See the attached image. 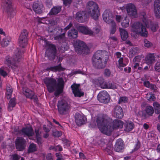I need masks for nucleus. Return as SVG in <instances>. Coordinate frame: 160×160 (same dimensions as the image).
Instances as JSON below:
<instances>
[{"label":"nucleus","mask_w":160,"mask_h":160,"mask_svg":"<svg viewBox=\"0 0 160 160\" xmlns=\"http://www.w3.org/2000/svg\"><path fill=\"white\" fill-rule=\"evenodd\" d=\"M57 49L56 46L52 44H47V47L45 52V56L49 60H54L56 56Z\"/></svg>","instance_id":"nucleus-10"},{"label":"nucleus","mask_w":160,"mask_h":160,"mask_svg":"<svg viewBox=\"0 0 160 160\" xmlns=\"http://www.w3.org/2000/svg\"><path fill=\"white\" fill-rule=\"evenodd\" d=\"M120 114V106H117L114 108V116L119 119ZM96 122L101 132L108 136L111 135L114 130L118 128L120 125V120L119 119L113 120L106 115L98 117Z\"/></svg>","instance_id":"nucleus-1"},{"label":"nucleus","mask_w":160,"mask_h":160,"mask_svg":"<svg viewBox=\"0 0 160 160\" xmlns=\"http://www.w3.org/2000/svg\"><path fill=\"white\" fill-rule=\"evenodd\" d=\"M68 47L67 46H65V45H62L58 48V50L60 52H64L65 50H67Z\"/></svg>","instance_id":"nucleus-51"},{"label":"nucleus","mask_w":160,"mask_h":160,"mask_svg":"<svg viewBox=\"0 0 160 160\" xmlns=\"http://www.w3.org/2000/svg\"><path fill=\"white\" fill-rule=\"evenodd\" d=\"M125 8L128 15L133 18H136L138 16V12L134 4L129 3L126 4L123 7H121V9L123 10Z\"/></svg>","instance_id":"nucleus-12"},{"label":"nucleus","mask_w":160,"mask_h":160,"mask_svg":"<svg viewBox=\"0 0 160 160\" xmlns=\"http://www.w3.org/2000/svg\"><path fill=\"white\" fill-rule=\"evenodd\" d=\"M20 156L18 154H15L12 155L10 160H19Z\"/></svg>","instance_id":"nucleus-52"},{"label":"nucleus","mask_w":160,"mask_h":160,"mask_svg":"<svg viewBox=\"0 0 160 160\" xmlns=\"http://www.w3.org/2000/svg\"><path fill=\"white\" fill-rule=\"evenodd\" d=\"M111 74L110 71L108 69H106L104 71V75L107 77H109Z\"/></svg>","instance_id":"nucleus-55"},{"label":"nucleus","mask_w":160,"mask_h":160,"mask_svg":"<svg viewBox=\"0 0 160 160\" xmlns=\"http://www.w3.org/2000/svg\"><path fill=\"white\" fill-rule=\"evenodd\" d=\"M72 26V24L71 22H70L69 25H68L64 28V30L65 31L64 32H66V31L69 29Z\"/></svg>","instance_id":"nucleus-61"},{"label":"nucleus","mask_w":160,"mask_h":160,"mask_svg":"<svg viewBox=\"0 0 160 160\" xmlns=\"http://www.w3.org/2000/svg\"><path fill=\"white\" fill-rule=\"evenodd\" d=\"M46 70L49 71L51 70L52 71L54 72H56L57 71H60L62 70V68L61 67V64H60L58 65L51 67L50 68H47Z\"/></svg>","instance_id":"nucleus-33"},{"label":"nucleus","mask_w":160,"mask_h":160,"mask_svg":"<svg viewBox=\"0 0 160 160\" xmlns=\"http://www.w3.org/2000/svg\"><path fill=\"white\" fill-rule=\"evenodd\" d=\"M16 99L15 98H11L8 103V110L11 111L16 104Z\"/></svg>","instance_id":"nucleus-30"},{"label":"nucleus","mask_w":160,"mask_h":160,"mask_svg":"<svg viewBox=\"0 0 160 160\" xmlns=\"http://www.w3.org/2000/svg\"><path fill=\"white\" fill-rule=\"evenodd\" d=\"M129 20L127 17L121 18V24L123 28H127L129 26Z\"/></svg>","instance_id":"nucleus-28"},{"label":"nucleus","mask_w":160,"mask_h":160,"mask_svg":"<svg viewBox=\"0 0 160 160\" xmlns=\"http://www.w3.org/2000/svg\"><path fill=\"white\" fill-rule=\"evenodd\" d=\"M62 29L60 27H57L55 28L53 31L54 33L58 35L61 34L62 32Z\"/></svg>","instance_id":"nucleus-48"},{"label":"nucleus","mask_w":160,"mask_h":160,"mask_svg":"<svg viewBox=\"0 0 160 160\" xmlns=\"http://www.w3.org/2000/svg\"><path fill=\"white\" fill-rule=\"evenodd\" d=\"M57 107L58 112L61 115L67 114L70 109V105L64 99L58 101Z\"/></svg>","instance_id":"nucleus-8"},{"label":"nucleus","mask_w":160,"mask_h":160,"mask_svg":"<svg viewBox=\"0 0 160 160\" xmlns=\"http://www.w3.org/2000/svg\"><path fill=\"white\" fill-rule=\"evenodd\" d=\"M63 4L66 6L70 5L71 3L72 0H62Z\"/></svg>","instance_id":"nucleus-58"},{"label":"nucleus","mask_w":160,"mask_h":160,"mask_svg":"<svg viewBox=\"0 0 160 160\" xmlns=\"http://www.w3.org/2000/svg\"><path fill=\"white\" fill-rule=\"evenodd\" d=\"M76 28L78 31L84 34L92 35L94 33H98L100 30V28L99 26H96L93 28V31H92L88 27L78 25L76 26Z\"/></svg>","instance_id":"nucleus-9"},{"label":"nucleus","mask_w":160,"mask_h":160,"mask_svg":"<svg viewBox=\"0 0 160 160\" xmlns=\"http://www.w3.org/2000/svg\"><path fill=\"white\" fill-rule=\"evenodd\" d=\"M153 106L155 109V112L156 113H160V104L157 102L153 103Z\"/></svg>","instance_id":"nucleus-39"},{"label":"nucleus","mask_w":160,"mask_h":160,"mask_svg":"<svg viewBox=\"0 0 160 160\" xmlns=\"http://www.w3.org/2000/svg\"><path fill=\"white\" fill-rule=\"evenodd\" d=\"M37 142L39 145H40L42 143V139L40 137H36Z\"/></svg>","instance_id":"nucleus-59"},{"label":"nucleus","mask_w":160,"mask_h":160,"mask_svg":"<svg viewBox=\"0 0 160 160\" xmlns=\"http://www.w3.org/2000/svg\"><path fill=\"white\" fill-rule=\"evenodd\" d=\"M144 46L147 48H150L152 47L153 45L152 43L146 39L144 40Z\"/></svg>","instance_id":"nucleus-41"},{"label":"nucleus","mask_w":160,"mask_h":160,"mask_svg":"<svg viewBox=\"0 0 160 160\" xmlns=\"http://www.w3.org/2000/svg\"><path fill=\"white\" fill-rule=\"evenodd\" d=\"M128 37V33L127 31L124 29H121V38L124 41Z\"/></svg>","instance_id":"nucleus-35"},{"label":"nucleus","mask_w":160,"mask_h":160,"mask_svg":"<svg viewBox=\"0 0 160 160\" xmlns=\"http://www.w3.org/2000/svg\"><path fill=\"white\" fill-rule=\"evenodd\" d=\"M26 141L22 137H18L15 141L16 147L17 149L20 151L24 150L25 147Z\"/></svg>","instance_id":"nucleus-18"},{"label":"nucleus","mask_w":160,"mask_h":160,"mask_svg":"<svg viewBox=\"0 0 160 160\" xmlns=\"http://www.w3.org/2000/svg\"><path fill=\"white\" fill-rule=\"evenodd\" d=\"M36 150L37 148L36 144L32 143L29 145L28 148V152H33Z\"/></svg>","instance_id":"nucleus-40"},{"label":"nucleus","mask_w":160,"mask_h":160,"mask_svg":"<svg viewBox=\"0 0 160 160\" xmlns=\"http://www.w3.org/2000/svg\"><path fill=\"white\" fill-rule=\"evenodd\" d=\"M20 133L24 137L27 136L28 137L32 136L34 134L33 130L31 127L23 128L20 131Z\"/></svg>","instance_id":"nucleus-22"},{"label":"nucleus","mask_w":160,"mask_h":160,"mask_svg":"<svg viewBox=\"0 0 160 160\" xmlns=\"http://www.w3.org/2000/svg\"><path fill=\"white\" fill-rule=\"evenodd\" d=\"M144 56L142 55L137 56L133 59L132 62H138L139 63V62L141 59Z\"/></svg>","instance_id":"nucleus-45"},{"label":"nucleus","mask_w":160,"mask_h":160,"mask_svg":"<svg viewBox=\"0 0 160 160\" xmlns=\"http://www.w3.org/2000/svg\"><path fill=\"white\" fill-rule=\"evenodd\" d=\"M142 22H137L133 23L131 26V31L134 34L140 35L142 36L147 37L148 35L147 28L149 26L151 23L149 15L144 12L142 14Z\"/></svg>","instance_id":"nucleus-2"},{"label":"nucleus","mask_w":160,"mask_h":160,"mask_svg":"<svg viewBox=\"0 0 160 160\" xmlns=\"http://www.w3.org/2000/svg\"><path fill=\"white\" fill-rule=\"evenodd\" d=\"M111 24V28L110 30V34H114L116 30V26L115 23L114 21L110 23Z\"/></svg>","instance_id":"nucleus-42"},{"label":"nucleus","mask_w":160,"mask_h":160,"mask_svg":"<svg viewBox=\"0 0 160 160\" xmlns=\"http://www.w3.org/2000/svg\"><path fill=\"white\" fill-rule=\"evenodd\" d=\"M155 57L158 58L159 56L154 53H148L145 58L146 63L148 65L153 63L155 62Z\"/></svg>","instance_id":"nucleus-25"},{"label":"nucleus","mask_w":160,"mask_h":160,"mask_svg":"<svg viewBox=\"0 0 160 160\" xmlns=\"http://www.w3.org/2000/svg\"><path fill=\"white\" fill-rule=\"evenodd\" d=\"M47 160H53L52 156L51 153H48L46 156Z\"/></svg>","instance_id":"nucleus-62"},{"label":"nucleus","mask_w":160,"mask_h":160,"mask_svg":"<svg viewBox=\"0 0 160 160\" xmlns=\"http://www.w3.org/2000/svg\"><path fill=\"white\" fill-rule=\"evenodd\" d=\"M22 51L21 50L17 49L15 51V55H14L13 60L10 56H7L6 57L5 63L9 67L12 68L14 67H17L18 62L20 61L22 57Z\"/></svg>","instance_id":"nucleus-5"},{"label":"nucleus","mask_w":160,"mask_h":160,"mask_svg":"<svg viewBox=\"0 0 160 160\" xmlns=\"http://www.w3.org/2000/svg\"><path fill=\"white\" fill-rule=\"evenodd\" d=\"M154 68L156 72H160V61L156 62Z\"/></svg>","instance_id":"nucleus-50"},{"label":"nucleus","mask_w":160,"mask_h":160,"mask_svg":"<svg viewBox=\"0 0 160 160\" xmlns=\"http://www.w3.org/2000/svg\"><path fill=\"white\" fill-rule=\"evenodd\" d=\"M6 68L2 67L0 68V74L4 77H5L7 75V73L6 71Z\"/></svg>","instance_id":"nucleus-46"},{"label":"nucleus","mask_w":160,"mask_h":160,"mask_svg":"<svg viewBox=\"0 0 160 160\" xmlns=\"http://www.w3.org/2000/svg\"><path fill=\"white\" fill-rule=\"evenodd\" d=\"M155 14L158 18H160V8H154Z\"/></svg>","instance_id":"nucleus-49"},{"label":"nucleus","mask_w":160,"mask_h":160,"mask_svg":"<svg viewBox=\"0 0 160 160\" xmlns=\"http://www.w3.org/2000/svg\"><path fill=\"white\" fill-rule=\"evenodd\" d=\"M86 8L88 13L93 19L97 20L98 19L99 7L96 2L92 1H88L87 4Z\"/></svg>","instance_id":"nucleus-6"},{"label":"nucleus","mask_w":160,"mask_h":160,"mask_svg":"<svg viewBox=\"0 0 160 160\" xmlns=\"http://www.w3.org/2000/svg\"><path fill=\"white\" fill-rule=\"evenodd\" d=\"M22 89L23 94L27 98L31 99H33L34 102H37L38 101L37 97L32 91L26 87L23 88Z\"/></svg>","instance_id":"nucleus-17"},{"label":"nucleus","mask_w":160,"mask_h":160,"mask_svg":"<svg viewBox=\"0 0 160 160\" xmlns=\"http://www.w3.org/2000/svg\"><path fill=\"white\" fill-rule=\"evenodd\" d=\"M79 84H74L71 86L72 92L75 97H80L84 95V92H81L79 90Z\"/></svg>","instance_id":"nucleus-23"},{"label":"nucleus","mask_w":160,"mask_h":160,"mask_svg":"<svg viewBox=\"0 0 160 160\" xmlns=\"http://www.w3.org/2000/svg\"><path fill=\"white\" fill-rule=\"evenodd\" d=\"M133 68L134 69L137 68L139 65V63L138 62H133Z\"/></svg>","instance_id":"nucleus-63"},{"label":"nucleus","mask_w":160,"mask_h":160,"mask_svg":"<svg viewBox=\"0 0 160 160\" xmlns=\"http://www.w3.org/2000/svg\"><path fill=\"white\" fill-rule=\"evenodd\" d=\"M108 59V55L105 54L102 51L98 50L94 54L92 58V64L96 69H103L106 67Z\"/></svg>","instance_id":"nucleus-4"},{"label":"nucleus","mask_w":160,"mask_h":160,"mask_svg":"<svg viewBox=\"0 0 160 160\" xmlns=\"http://www.w3.org/2000/svg\"><path fill=\"white\" fill-rule=\"evenodd\" d=\"M2 6L8 15L12 17L14 15V9L12 7L11 0H2Z\"/></svg>","instance_id":"nucleus-11"},{"label":"nucleus","mask_w":160,"mask_h":160,"mask_svg":"<svg viewBox=\"0 0 160 160\" xmlns=\"http://www.w3.org/2000/svg\"><path fill=\"white\" fill-rule=\"evenodd\" d=\"M53 135L54 137H58L62 135V132L58 131H56L55 132H53Z\"/></svg>","instance_id":"nucleus-56"},{"label":"nucleus","mask_w":160,"mask_h":160,"mask_svg":"<svg viewBox=\"0 0 160 160\" xmlns=\"http://www.w3.org/2000/svg\"><path fill=\"white\" fill-rule=\"evenodd\" d=\"M65 32H64L60 35L54 37V39L55 40L58 41L59 42L63 41L65 39Z\"/></svg>","instance_id":"nucleus-36"},{"label":"nucleus","mask_w":160,"mask_h":160,"mask_svg":"<svg viewBox=\"0 0 160 160\" xmlns=\"http://www.w3.org/2000/svg\"><path fill=\"white\" fill-rule=\"evenodd\" d=\"M76 52L80 54H88L89 51V48L82 41L76 40L74 44Z\"/></svg>","instance_id":"nucleus-7"},{"label":"nucleus","mask_w":160,"mask_h":160,"mask_svg":"<svg viewBox=\"0 0 160 160\" xmlns=\"http://www.w3.org/2000/svg\"><path fill=\"white\" fill-rule=\"evenodd\" d=\"M97 98L99 101L102 103H108L109 100V95L105 91L100 92L98 94Z\"/></svg>","instance_id":"nucleus-16"},{"label":"nucleus","mask_w":160,"mask_h":160,"mask_svg":"<svg viewBox=\"0 0 160 160\" xmlns=\"http://www.w3.org/2000/svg\"><path fill=\"white\" fill-rule=\"evenodd\" d=\"M116 58H119L118 61V63H117V66L119 68H120V52H118L116 53L115 54Z\"/></svg>","instance_id":"nucleus-53"},{"label":"nucleus","mask_w":160,"mask_h":160,"mask_svg":"<svg viewBox=\"0 0 160 160\" xmlns=\"http://www.w3.org/2000/svg\"><path fill=\"white\" fill-rule=\"evenodd\" d=\"M11 41V38L10 37H7L3 38L1 42V44L2 47L7 46Z\"/></svg>","instance_id":"nucleus-31"},{"label":"nucleus","mask_w":160,"mask_h":160,"mask_svg":"<svg viewBox=\"0 0 160 160\" xmlns=\"http://www.w3.org/2000/svg\"><path fill=\"white\" fill-rule=\"evenodd\" d=\"M102 16L103 20L108 23L110 24L114 21L112 14L109 11H105Z\"/></svg>","instance_id":"nucleus-26"},{"label":"nucleus","mask_w":160,"mask_h":160,"mask_svg":"<svg viewBox=\"0 0 160 160\" xmlns=\"http://www.w3.org/2000/svg\"><path fill=\"white\" fill-rule=\"evenodd\" d=\"M135 127L134 124L131 121L128 120L124 122L121 121V129H123L126 132H129L132 130Z\"/></svg>","instance_id":"nucleus-14"},{"label":"nucleus","mask_w":160,"mask_h":160,"mask_svg":"<svg viewBox=\"0 0 160 160\" xmlns=\"http://www.w3.org/2000/svg\"><path fill=\"white\" fill-rule=\"evenodd\" d=\"M74 117L76 123L78 126H81L85 123L86 118L84 116L77 113L75 114Z\"/></svg>","instance_id":"nucleus-24"},{"label":"nucleus","mask_w":160,"mask_h":160,"mask_svg":"<svg viewBox=\"0 0 160 160\" xmlns=\"http://www.w3.org/2000/svg\"><path fill=\"white\" fill-rule=\"evenodd\" d=\"M139 51V49L137 47L131 48L130 50L129 53V57L132 58L135 55L138 53Z\"/></svg>","instance_id":"nucleus-29"},{"label":"nucleus","mask_w":160,"mask_h":160,"mask_svg":"<svg viewBox=\"0 0 160 160\" xmlns=\"http://www.w3.org/2000/svg\"><path fill=\"white\" fill-rule=\"evenodd\" d=\"M149 18L151 20V18L149 17ZM151 23H149V26L148 27H150L151 30L153 32H155L158 28V24L156 23H152V22L151 21Z\"/></svg>","instance_id":"nucleus-38"},{"label":"nucleus","mask_w":160,"mask_h":160,"mask_svg":"<svg viewBox=\"0 0 160 160\" xmlns=\"http://www.w3.org/2000/svg\"><path fill=\"white\" fill-rule=\"evenodd\" d=\"M28 34V32L26 29H23L21 32L18 39L19 44L21 47L24 48L27 44Z\"/></svg>","instance_id":"nucleus-13"},{"label":"nucleus","mask_w":160,"mask_h":160,"mask_svg":"<svg viewBox=\"0 0 160 160\" xmlns=\"http://www.w3.org/2000/svg\"><path fill=\"white\" fill-rule=\"evenodd\" d=\"M58 81L57 83L56 80L51 78H46L44 80L49 92H52L56 89L54 93L56 97L58 96L62 93L64 86V81L62 78H59Z\"/></svg>","instance_id":"nucleus-3"},{"label":"nucleus","mask_w":160,"mask_h":160,"mask_svg":"<svg viewBox=\"0 0 160 160\" xmlns=\"http://www.w3.org/2000/svg\"><path fill=\"white\" fill-rule=\"evenodd\" d=\"M144 86L147 88L153 90L155 92L157 91V88L154 85L151 84L148 81H145L144 82Z\"/></svg>","instance_id":"nucleus-34"},{"label":"nucleus","mask_w":160,"mask_h":160,"mask_svg":"<svg viewBox=\"0 0 160 160\" xmlns=\"http://www.w3.org/2000/svg\"><path fill=\"white\" fill-rule=\"evenodd\" d=\"M125 148V144L121 140V151L123 150Z\"/></svg>","instance_id":"nucleus-64"},{"label":"nucleus","mask_w":160,"mask_h":160,"mask_svg":"<svg viewBox=\"0 0 160 160\" xmlns=\"http://www.w3.org/2000/svg\"><path fill=\"white\" fill-rule=\"evenodd\" d=\"M114 148L115 151L118 152H120V140L119 139L116 142Z\"/></svg>","instance_id":"nucleus-44"},{"label":"nucleus","mask_w":160,"mask_h":160,"mask_svg":"<svg viewBox=\"0 0 160 160\" xmlns=\"http://www.w3.org/2000/svg\"><path fill=\"white\" fill-rule=\"evenodd\" d=\"M32 8L35 13L38 14H40L42 13L44 9L42 4L38 1L34 2L33 4Z\"/></svg>","instance_id":"nucleus-20"},{"label":"nucleus","mask_w":160,"mask_h":160,"mask_svg":"<svg viewBox=\"0 0 160 160\" xmlns=\"http://www.w3.org/2000/svg\"><path fill=\"white\" fill-rule=\"evenodd\" d=\"M92 82L96 86L100 87L102 88H114L113 86L108 87L106 84L104 79L102 77H99L97 79H93L92 80Z\"/></svg>","instance_id":"nucleus-15"},{"label":"nucleus","mask_w":160,"mask_h":160,"mask_svg":"<svg viewBox=\"0 0 160 160\" xmlns=\"http://www.w3.org/2000/svg\"><path fill=\"white\" fill-rule=\"evenodd\" d=\"M146 98L148 100L150 101H154L155 99L154 95L151 93H147L146 96Z\"/></svg>","instance_id":"nucleus-43"},{"label":"nucleus","mask_w":160,"mask_h":160,"mask_svg":"<svg viewBox=\"0 0 160 160\" xmlns=\"http://www.w3.org/2000/svg\"><path fill=\"white\" fill-rule=\"evenodd\" d=\"M128 101V98L125 97H121V103L124 102L125 103Z\"/></svg>","instance_id":"nucleus-60"},{"label":"nucleus","mask_w":160,"mask_h":160,"mask_svg":"<svg viewBox=\"0 0 160 160\" xmlns=\"http://www.w3.org/2000/svg\"><path fill=\"white\" fill-rule=\"evenodd\" d=\"M61 10V7L57 6L52 8L50 12L51 15H55L58 13Z\"/></svg>","instance_id":"nucleus-32"},{"label":"nucleus","mask_w":160,"mask_h":160,"mask_svg":"<svg viewBox=\"0 0 160 160\" xmlns=\"http://www.w3.org/2000/svg\"><path fill=\"white\" fill-rule=\"evenodd\" d=\"M144 111H140L138 112L139 115L144 118H146L149 116H152L154 112L152 106H147Z\"/></svg>","instance_id":"nucleus-19"},{"label":"nucleus","mask_w":160,"mask_h":160,"mask_svg":"<svg viewBox=\"0 0 160 160\" xmlns=\"http://www.w3.org/2000/svg\"><path fill=\"white\" fill-rule=\"evenodd\" d=\"M62 148L61 146L59 145L55 146V151H61L62 150Z\"/></svg>","instance_id":"nucleus-57"},{"label":"nucleus","mask_w":160,"mask_h":160,"mask_svg":"<svg viewBox=\"0 0 160 160\" xmlns=\"http://www.w3.org/2000/svg\"><path fill=\"white\" fill-rule=\"evenodd\" d=\"M154 6V8H160V0H155Z\"/></svg>","instance_id":"nucleus-54"},{"label":"nucleus","mask_w":160,"mask_h":160,"mask_svg":"<svg viewBox=\"0 0 160 160\" xmlns=\"http://www.w3.org/2000/svg\"><path fill=\"white\" fill-rule=\"evenodd\" d=\"M7 93L6 95L7 96V99H9L12 94V90L11 86L10 85H8L6 87Z\"/></svg>","instance_id":"nucleus-37"},{"label":"nucleus","mask_w":160,"mask_h":160,"mask_svg":"<svg viewBox=\"0 0 160 160\" xmlns=\"http://www.w3.org/2000/svg\"><path fill=\"white\" fill-rule=\"evenodd\" d=\"M78 34V31L74 28L71 29L68 32V36L71 39L76 38Z\"/></svg>","instance_id":"nucleus-27"},{"label":"nucleus","mask_w":160,"mask_h":160,"mask_svg":"<svg viewBox=\"0 0 160 160\" xmlns=\"http://www.w3.org/2000/svg\"><path fill=\"white\" fill-rule=\"evenodd\" d=\"M128 62V60L127 59H123L121 58V67H124L126 66Z\"/></svg>","instance_id":"nucleus-47"},{"label":"nucleus","mask_w":160,"mask_h":160,"mask_svg":"<svg viewBox=\"0 0 160 160\" xmlns=\"http://www.w3.org/2000/svg\"><path fill=\"white\" fill-rule=\"evenodd\" d=\"M87 17L86 12L85 11H80L76 14L75 19L77 21L80 22H84Z\"/></svg>","instance_id":"nucleus-21"}]
</instances>
